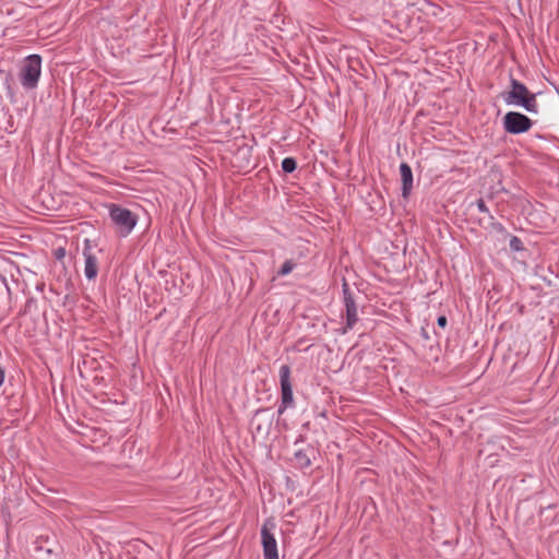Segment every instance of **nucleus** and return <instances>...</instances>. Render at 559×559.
<instances>
[{"instance_id": "obj_1", "label": "nucleus", "mask_w": 559, "mask_h": 559, "mask_svg": "<svg viewBox=\"0 0 559 559\" xmlns=\"http://www.w3.org/2000/svg\"><path fill=\"white\" fill-rule=\"evenodd\" d=\"M503 100L507 105L522 107L530 114L538 112L536 94L516 79L511 78L510 91L503 94Z\"/></svg>"}, {"instance_id": "obj_2", "label": "nucleus", "mask_w": 559, "mask_h": 559, "mask_svg": "<svg viewBox=\"0 0 559 559\" xmlns=\"http://www.w3.org/2000/svg\"><path fill=\"white\" fill-rule=\"evenodd\" d=\"M41 73V57L39 55H29L26 57L20 68V82L26 90H33L37 86Z\"/></svg>"}, {"instance_id": "obj_3", "label": "nucleus", "mask_w": 559, "mask_h": 559, "mask_svg": "<svg viewBox=\"0 0 559 559\" xmlns=\"http://www.w3.org/2000/svg\"><path fill=\"white\" fill-rule=\"evenodd\" d=\"M109 215L122 237L128 236L138 222L136 216L130 210L118 205H111Z\"/></svg>"}, {"instance_id": "obj_4", "label": "nucleus", "mask_w": 559, "mask_h": 559, "mask_svg": "<svg viewBox=\"0 0 559 559\" xmlns=\"http://www.w3.org/2000/svg\"><path fill=\"white\" fill-rule=\"evenodd\" d=\"M275 528L276 524L272 519L266 520L261 527V542L265 559H278Z\"/></svg>"}, {"instance_id": "obj_5", "label": "nucleus", "mask_w": 559, "mask_h": 559, "mask_svg": "<svg viewBox=\"0 0 559 559\" xmlns=\"http://www.w3.org/2000/svg\"><path fill=\"white\" fill-rule=\"evenodd\" d=\"M503 129L511 134H520L527 132L533 121L525 115L518 111H509L502 119Z\"/></svg>"}, {"instance_id": "obj_6", "label": "nucleus", "mask_w": 559, "mask_h": 559, "mask_svg": "<svg viewBox=\"0 0 559 559\" xmlns=\"http://www.w3.org/2000/svg\"><path fill=\"white\" fill-rule=\"evenodd\" d=\"M280 383L282 401L278 407V414H283L287 407L294 404L290 367L288 365H283L280 368Z\"/></svg>"}, {"instance_id": "obj_7", "label": "nucleus", "mask_w": 559, "mask_h": 559, "mask_svg": "<svg viewBox=\"0 0 559 559\" xmlns=\"http://www.w3.org/2000/svg\"><path fill=\"white\" fill-rule=\"evenodd\" d=\"M343 297H344V305H345V311H346V325L344 329V333H346L347 330L353 329V326L358 321V312H357V305L353 298L350 288L346 281L343 282Z\"/></svg>"}, {"instance_id": "obj_8", "label": "nucleus", "mask_w": 559, "mask_h": 559, "mask_svg": "<svg viewBox=\"0 0 559 559\" xmlns=\"http://www.w3.org/2000/svg\"><path fill=\"white\" fill-rule=\"evenodd\" d=\"M83 255L85 260L84 275L87 280H94L97 276L98 263L97 258L91 252V242L88 239L84 241Z\"/></svg>"}, {"instance_id": "obj_9", "label": "nucleus", "mask_w": 559, "mask_h": 559, "mask_svg": "<svg viewBox=\"0 0 559 559\" xmlns=\"http://www.w3.org/2000/svg\"><path fill=\"white\" fill-rule=\"evenodd\" d=\"M400 174L403 182V197H407L413 188L412 168L406 163H402L400 165Z\"/></svg>"}, {"instance_id": "obj_10", "label": "nucleus", "mask_w": 559, "mask_h": 559, "mask_svg": "<svg viewBox=\"0 0 559 559\" xmlns=\"http://www.w3.org/2000/svg\"><path fill=\"white\" fill-rule=\"evenodd\" d=\"M262 413V411H257L254 416L252 417L251 419V427L258 432V433H266L267 432V429H269V426H270V423H266L264 426L263 424L259 420V416L260 414Z\"/></svg>"}, {"instance_id": "obj_11", "label": "nucleus", "mask_w": 559, "mask_h": 559, "mask_svg": "<svg viewBox=\"0 0 559 559\" xmlns=\"http://www.w3.org/2000/svg\"><path fill=\"white\" fill-rule=\"evenodd\" d=\"M297 168V163L293 157H286L282 162V169L285 173H293Z\"/></svg>"}, {"instance_id": "obj_12", "label": "nucleus", "mask_w": 559, "mask_h": 559, "mask_svg": "<svg viewBox=\"0 0 559 559\" xmlns=\"http://www.w3.org/2000/svg\"><path fill=\"white\" fill-rule=\"evenodd\" d=\"M294 267H295V263L292 260H287L283 263L282 267L278 270L277 275L286 276L294 270Z\"/></svg>"}, {"instance_id": "obj_13", "label": "nucleus", "mask_w": 559, "mask_h": 559, "mask_svg": "<svg viewBox=\"0 0 559 559\" xmlns=\"http://www.w3.org/2000/svg\"><path fill=\"white\" fill-rule=\"evenodd\" d=\"M510 248L513 251H521L523 249V243H522L521 239L516 236H513L510 239Z\"/></svg>"}, {"instance_id": "obj_14", "label": "nucleus", "mask_w": 559, "mask_h": 559, "mask_svg": "<svg viewBox=\"0 0 559 559\" xmlns=\"http://www.w3.org/2000/svg\"><path fill=\"white\" fill-rule=\"evenodd\" d=\"M476 205H477V209H478L479 212H481V213H488L489 212V210L486 206V203H485V201L483 199L477 200Z\"/></svg>"}, {"instance_id": "obj_15", "label": "nucleus", "mask_w": 559, "mask_h": 559, "mask_svg": "<svg viewBox=\"0 0 559 559\" xmlns=\"http://www.w3.org/2000/svg\"><path fill=\"white\" fill-rule=\"evenodd\" d=\"M437 322H438L439 326L445 328L448 321H447V318L444 316H441V317L438 318Z\"/></svg>"}, {"instance_id": "obj_16", "label": "nucleus", "mask_w": 559, "mask_h": 559, "mask_svg": "<svg viewBox=\"0 0 559 559\" xmlns=\"http://www.w3.org/2000/svg\"><path fill=\"white\" fill-rule=\"evenodd\" d=\"M4 377H5L4 370L0 367V386L4 382Z\"/></svg>"}, {"instance_id": "obj_17", "label": "nucleus", "mask_w": 559, "mask_h": 559, "mask_svg": "<svg viewBox=\"0 0 559 559\" xmlns=\"http://www.w3.org/2000/svg\"><path fill=\"white\" fill-rule=\"evenodd\" d=\"M63 255H64V250H63V249H59V250L57 251V258H58V259H61Z\"/></svg>"}, {"instance_id": "obj_18", "label": "nucleus", "mask_w": 559, "mask_h": 559, "mask_svg": "<svg viewBox=\"0 0 559 559\" xmlns=\"http://www.w3.org/2000/svg\"><path fill=\"white\" fill-rule=\"evenodd\" d=\"M296 456H297L298 459H300V461H304V459H305V456H302L300 452H298V453L296 454Z\"/></svg>"}, {"instance_id": "obj_19", "label": "nucleus", "mask_w": 559, "mask_h": 559, "mask_svg": "<svg viewBox=\"0 0 559 559\" xmlns=\"http://www.w3.org/2000/svg\"><path fill=\"white\" fill-rule=\"evenodd\" d=\"M304 464H305V465H309V464H310V461H309L307 457H305V463H304Z\"/></svg>"}]
</instances>
